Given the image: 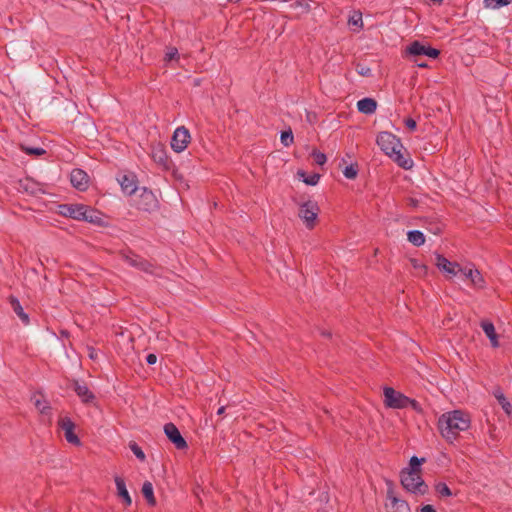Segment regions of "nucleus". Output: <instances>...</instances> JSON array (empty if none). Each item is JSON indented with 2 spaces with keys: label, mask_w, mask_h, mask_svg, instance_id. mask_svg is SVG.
I'll use <instances>...</instances> for the list:
<instances>
[{
  "label": "nucleus",
  "mask_w": 512,
  "mask_h": 512,
  "mask_svg": "<svg viewBox=\"0 0 512 512\" xmlns=\"http://www.w3.org/2000/svg\"><path fill=\"white\" fill-rule=\"evenodd\" d=\"M117 181L121 186L123 193L132 195L138 190V180L134 173L120 174Z\"/></svg>",
  "instance_id": "nucleus-12"
},
{
  "label": "nucleus",
  "mask_w": 512,
  "mask_h": 512,
  "mask_svg": "<svg viewBox=\"0 0 512 512\" xmlns=\"http://www.w3.org/2000/svg\"><path fill=\"white\" fill-rule=\"evenodd\" d=\"M400 480L403 488L411 493L424 495L428 491V485L419 473L401 470Z\"/></svg>",
  "instance_id": "nucleus-3"
},
{
  "label": "nucleus",
  "mask_w": 512,
  "mask_h": 512,
  "mask_svg": "<svg viewBox=\"0 0 512 512\" xmlns=\"http://www.w3.org/2000/svg\"><path fill=\"white\" fill-rule=\"evenodd\" d=\"M358 111L363 114H373L377 109V102L373 98H363L357 102Z\"/></svg>",
  "instance_id": "nucleus-20"
},
{
  "label": "nucleus",
  "mask_w": 512,
  "mask_h": 512,
  "mask_svg": "<svg viewBox=\"0 0 512 512\" xmlns=\"http://www.w3.org/2000/svg\"><path fill=\"white\" fill-rule=\"evenodd\" d=\"M93 224H100L102 221L100 213L89 206H86V210L82 211L81 219Z\"/></svg>",
  "instance_id": "nucleus-22"
},
{
  "label": "nucleus",
  "mask_w": 512,
  "mask_h": 512,
  "mask_svg": "<svg viewBox=\"0 0 512 512\" xmlns=\"http://www.w3.org/2000/svg\"><path fill=\"white\" fill-rule=\"evenodd\" d=\"M426 462L425 458L411 457L409 467L403 468V471H411L412 473H422L421 465Z\"/></svg>",
  "instance_id": "nucleus-24"
},
{
  "label": "nucleus",
  "mask_w": 512,
  "mask_h": 512,
  "mask_svg": "<svg viewBox=\"0 0 512 512\" xmlns=\"http://www.w3.org/2000/svg\"><path fill=\"white\" fill-rule=\"evenodd\" d=\"M387 498L390 500V505H386L388 512H411L408 503L396 497L392 487L387 490Z\"/></svg>",
  "instance_id": "nucleus-13"
},
{
  "label": "nucleus",
  "mask_w": 512,
  "mask_h": 512,
  "mask_svg": "<svg viewBox=\"0 0 512 512\" xmlns=\"http://www.w3.org/2000/svg\"><path fill=\"white\" fill-rule=\"evenodd\" d=\"M410 262L414 269L419 270L420 273H422L423 275L427 274V270H428L427 266L425 264L421 263L418 259L413 258L410 260Z\"/></svg>",
  "instance_id": "nucleus-38"
},
{
  "label": "nucleus",
  "mask_w": 512,
  "mask_h": 512,
  "mask_svg": "<svg viewBox=\"0 0 512 512\" xmlns=\"http://www.w3.org/2000/svg\"><path fill=\"white\" fill-rule=\"evenodd\" d=\"M512 0H484V5L486 8L498 9L502 6L509 5Z\"/></svg>",
  "instance_id": "nucleus-32"
},
{
  "label": "nucleus",
  "mask_w": 512,
  "mask_h": 512,
  "mask_svg": "<svg viewBox=\"0 0 512 512\" xmlns=\"http://www.w3.org/2000/svg\"><path fill=\"white\" fill-rule=\"evenodd\" d=\"M58 425L64 431V436L68 443L76 446L81 445L79 437L74 433L75 424L69 417L60 418Z\"/></svg>",
  "instance_id": "nucleus-9"
},
{
  "label": "nucleus",
  "mask_w": 512,
  "mask_h": 512,
  "mask_svg": "<svg viewBox=\"0 0 512 512\" xmlns=\"http://www.w3.org/2000/svg\"><path fill=\"white\" fill-rule=\"evenodd\" d=\"M407 238L410 243H412L414 246H421L425 243V236L424 234L419 230H411L407 233Z\"/></svg>",
  "instance_id": "nucleus-26"
},
{
  "label": "nucleus",
  "mask_w": 512,
  "mask_h": 512,
  "mask_svg": "<svg viewBox=\"0 0 512 512\" xmlns=\"http://www.w3.org/2000/svg\"><path fill=\"white\" fill-rule=\"evenodd\" d=\"M146 362L149 365H154L157 362V356L153 353H150L146 356Z\"/></svg>",
  "instance_id": "nucleus-46"
},
{
  "label": "nucleus",
  "mask_w": 512,
  "mask_h": 512,
  "mask_svg": "<svg viewBox=\"0 0 512 512\" xmlns=\"http://www.w3.org/2000/svg\"><path fill=\"white\" fill-rule=\"evenodd\" d=\"M296 8H300L302 13H307L310 10V5L304 0H298L294 3Z\"/></svg>",
  "instance_id": "nucleus-39"
},
{
  "label": "nucleus",
  "mask_w": 512,
  "mask_h": 512,
  "mask_svg": "<svg viewBox=\"0 0 512 512\" xmlns=\"http://www.w3.org/2000/svg\"><path fill=\"white\" fill-rule=\"evenodd\" d=\"M151 157L155 163L162 166L165 170L169 169L170 161L162 145L152 146Z\"/></svg>",
  "instance_id": "nucleus-17"
},
{
  "label": "nucleus",
  "mask_w": 512,
  "mask_h": 512,
  "mask_svg": "<svg viewBox=\"0 0 512 512\" xmlns=\"http://www.w3.org/2000/svg\"><path fill=\"white\" fill-rule=\"evenodd\" d=\"M489 339H490L491 344H492L493 347H498L499 346L497 334L489 337Z\"/></svg>",
  "instance_id": "nucleus-49"
},
{
  "label": "nucleus",
  "mask_w": 512,
  "mask_h": 512,
  "mask_svg": "<svg viewBox=\"0 0 512 512\" xmlns=\"http://www.w3.org/2000/svg\"><path fill=\"white\" fill-rule=\"evenodd\" d=\"M178 56V50L176 48H171L169 52L166 53L165 60L171 61Z\"/></svg>",
  "instance_id": "nucleus-44"
},
{
  "label": "nucleus",
  "mask_w": 512,
  "mask_h": 512,
  "mask_svg": "<svg viewBox=\"0 0 512 512\" xmlns=\"http://www.w3.org/2000/svg\"><path fill=\"white\" fill-rule=\"evenodd\" d=\"M408 406H410L414 411H416L418 413L422 412V407H421L420 403L414 399H410Z\"/></svg>",
  "instance_id": "nucleus-45"
},
{
  "label": "nucleus",
  "mask_w": 512,
  "mask_h": 512,
  "mask_svg": "<svg viewBox=\"0 0 512 512\" xmlns=\"http://www.w3.org/2000/svg\"><path fill=\"white\" fill-rule=\"evenodd\" d=\"M413 61L420 68H427L428 67L427 63H425V62H418V60L416 58Z\"/></svg>",
  "instance_id": "nucleus-50"
},
{
  "label": "nucleus",
  "mask_w": 512,
  "mask_h": 512,
  "mask_svg": "<svg viewBox=\"0 0 512 512\" xmlns=\"http://www.w3.org/2000/svg\"><path fill=\"white\" fill-rule=\"evenodd\" d=\"M435 491L440 497L452 496V491L444 482H438L437 484H435Z\"/></svg>",
  "instance_id": "nucleus-30"
},
{
  "label": "nucleus",
  "mask_w": 512,
  "mask_h": 512,
  "mask_svg": "<svg viewBox=\"0 0 512 512\" xmlns=\"http://www.w3.org/2000/svg\"><path fill=\"white\" fill-rule=\"evenodd\" d=\"M376 142L380 149L387 156L392 158L400 167L410 169L413 166L412 159L405 157L401 152L403 145L400 142V139L391 132H380L377 136Z\"/></svg>",
  "instance_id": "nucleus-2"
},
{
  "label": "nucleus",
  "mask_w": 512,
  "mask_h": 512,
  "mask_svg": "<svg viewBox=\"0 0 512 512\" xmlns=\"http://www.w3.org/2000/svg\"><path fill=\"white\" fill-rule=\"evenodd\" d=\"M60 213L63 216L73 218L75 220H80L82 211L86 210V205L83 204H64L60 205Z\"/></svg>",
  "instance_id": "nucleus-18"
},
{
  "label": "nucleus",
  "mask_w": 512,
  "mask_h": 512,
  "mask_svg": "<svg viewBox=\"0 0 512 512\" xmlns=\"http://www.w3.org/2000/svg\"><path fill=\"white\" fill-rule=\"evenodd\" d=\"M410 398L396 391L392 387L384 388V403L387 407L393 409H403L408 407Z\"/></svg>",
  "instance_id": "nucleus-6"
},
{
  "label": "nucleus",
  "mask_w": 512,
  "mask_h": 512,
  "mask_svg": "<svg viewBox=\"0 0 512 512\" xmlns=\"http://www.w3.org/2000/svg\"><path fill=\"white\" fill-rule=\"evenodd\" d=\"M164 433L177 449H185L188 447L186 440L182 437L179 429L176 427L175 424H165Z\"/></svg>",
  "instance_id": "nucleus-10"
},
{
  "label": "nucleus",
  "mask_w": 512,
  "mask_h": 512,
  "mask_svg": "<svg viewBox=\"0 0 512 512\" xmlns=\"http://www.w3.org/2000/svg\"><path fill=\"white\" fill-rule=\"evenodd\" d=\"M494 396L497 399L498 403L501 405L502 409L505 411L506 414L511 415L512 414V405L507 401L506 397L502 393V391L498 388L494 391Z\"/></svg>",
  "instance_id": "nucleus-25"
},
{
  "label": "nucleus",
  "mask_w": 512,
  "mask_h": 512,
  "mask_svg": "<svg viewBox=\"0 0 512 512\" xmlns=\"http://www.w3.org/2000/svg\"><path fill=\"white\" fill-rule=\"evenodd\" d=\"M322 335L325 336V337H330L331 333L327 332V331H322Z\"/></svg>",
  "instance_id": "nucleus-52"
},
{
  "label": "nucleus",
  "mask_w": 512,
  "mask_h": 512,
  "mask_svg": "<svg viewBox=\"0 0 512 512\" xmlns=\"http://www.w3.org/2000/svg\"><path fill=\"white\" fill-rule=\"evenodd\" d=\"M474 271L473 269L469 268H462L460 265H459V268L457 269V273L458 272H461L463 273V275L465 276V278L467 279H470L472 275H474Z\"/></svg>",
  "instance_id": "nucleus-42"
},
{
  "label": "nucleus",
  "mask_w": 512,
  "mask_h": 512,
  "mask_svg": "<svg viewBox=\"0 0 512 512\" xmlns=\"http://www.w3.org/2000/svg\"><path fill=\"white\" fill-rule=\"evenodd\" d=\"M129 448L131 449V451L134 453V455L140 460V461H145L146 459V456H145V453L143 452V450L141 449V447L134 441H131L129 443Z\"/></svg>",
  "instance_id": "nucleus-33"
},
{
  "label": "nucleus",
  "mask_w": 512,
  "mask_h": 512,
  "mask_svg": "<svg viewBox=\"0 0 512 512\" xmlns=\"http://www.w3.org/2000/svg\"><path fill=\"white\" fill-rule=\"evenodd\" d=\"M190 133L184 126L178 127L172 136L171 147L175 152H182L190 142Z\"/></svg>",
  "instance_id": "nucleus-8"
},
{
  "label": "nucleus",
  "mask_w": 512,
  "mask_h": 512,
  "mask_svg": "<svg viewBox=\"0 0 512 512\" xmlns=\"http://www.w3.org/2000/svg\"><path fill=\"white\" fill-rule=\"evenodd\" d=\"M122 258L132 267H135L146 273H153V265L145 260L144 258L132 254V253H121Z\"/></svg>",
  "instance_id": "nucleus-11"
},
{
  "label": "nucleus",
  "mask_w": 512,
  "mask_h": 512,
  "mask_svg": "<svg viewBox=\"0 0 512 512\" xmlns=\"http://www.w3.org/2000/svg\"><path fill=\"white\" fill-rule=\"evenodd\" d=\"M470 280L475 287H483L484 279L478 270L474 271V275L471 276Z\"/></svg>",
  "instance_id": "nucleus-37"
},
{
  "label": "nucleus",
  "mask_w": 512,
  "mask_h": 512,
  "mask_svg": "<svg viewBox=\"0 0 512 512\" xmlns=\"http://www.w3.org/2000/svg\"><path fill=\"white\" fill-rule=\"evenodd\" d=\"M359 167L357 163H352L346 166L343 170V174L347 179H355L358 175Z\"/></svg>",
  "instance_id": "nucleus-31"
},
{
  "label": "nucleus",
  "mask_w": 512,
  "mask_h": 512,
  "mask_svg": "<svg viewBox=\"0 0 512 512\" xmlns=\"http://www.w3.org/2000/svg\"><path fill=\"white\" fill-rule=\"evenodd\" d=\"M440 55V51L429 45H425L422 42L415 40L411 42L405 49V57H419L427 56L429 58L436 59Z\"/></svg>",
  "instance_id": "nucleus-5"
},
{
  "label": "nucleus",
  "mask_w": 512,
  "mask_h": 512,
  "mask_svg": "<svg viewBox=\"0 0 512 512\" xmlns=\"http://www.w3.org/2000/svg\"><path fill=\"white\" fill-rule=\"evenodd\" d=\"M404 123H405L406 127L411 131H413L417 128V123L413 118H410V117L406 118L404 120Z\"/></svg>",
  "instance_id": "nucleus-43"
},
{
  "label": "nucleus",
  "mask_w": 512,
  "mask_h": 512,
  "mask_svg": "<svg viewBox=\"0 0 512 512\" xmlns=\"http://www.w3.org/2000/svg\"><path fill=\"white\" fill-rule=\"evenodd\" d=\"M70 181L73 187L85 191L88 188L89 177L82 169H73L70 174Z\"/></svg>",
  "instance_id": "nucleus-15"
},
{
  "label": "nucleus",
  "mask_w": 512,
  "mask_h": 512,
  "mask_svg": "<svg viewBox=\"0 0 512 512\" xmlns=\"http://www.w3.org/2000/svg\"><path fill=\"white\" fill-rule=\"evenodd\" d=\"M43 396L39 393L38 395H33L31 400L33 401L35 407L42 413V414H48L51 410V407L48 405V403L42 399Z\"/></svg>",
  "instance_id": "nucleus-27"
},
{
  "label": "nucleus",
  "mask_w": 512,
  "mask_h": 512,
  "mask_svg": "<svg viewBox=\"0 0 512 512\" xmlns=\"http://www.w3.org/2000/svg\"><path fill=\"white\" fill-rule=\"evenodd\" d=\"M9 303L11 305V308L17 314V316L21 319V321L25 325L29 324V316H28V314H26L24 312L23 307L21 306L19 300L15 296L11 295V296H9Z\"/></svg>",
  "instance_id": "nucleus-21"
},
{
  "label": "nucleus",
  "mask_w": 512,
  "mask_h": 512,
  "mask_svg": "<svg viewBox=\"0 0 512 512\" xmlns=\"http://www.w3.org/2000/svg\"><path fill=\"white\" fill-rule=\"evenodd\" d=\"M293 140H294V136H293L291 129L283 131L281 133V143L284 146L288 147L289 145H291L293 143Z\"/></svg>",
  "instance_id": "nucleus-35"
},
{
  "label": "nucleus",
  "mask_w": 512,
  "mask_h": 512,
  "mask_svg": "<svg viewBox=\"0 0 512 512\" xmlns=\"http://www.w3.org/2000/svg\"><path fill=\"white\" fill-rule=\"evenodd\" d=\"M481 328L483 329L484 333L488 338L493 335H496L494 324L490 321H482Z\"/></svg>",
  "instance_id": "nucleus-34"
},
{
  "label": "nucleus",
  "mask_w": 512,
  "mask_h": 512,
  "mask_svg": "<svg viewBox=\"0 0 512 512\" xmlns=\"http://www.w3.org/2000/svg\"><path fill=\"white\" fill-rule=\"evenodd\" d=\"M311 156L314 160V162L317 164V165H324L326 160H327V157L324 153L314 149L311 153Z\"/></svg>",
  "instance_id": "nucleus-36"
},
{
  "label": "nucleus",
  "mask_w": 512,
  "mask_h": 512,
  "mask_svg": "<svg viewBox=\"0 0 512 512\" xmlns=\"http://www.w3.org/2000/svg\"><path fill=\"white\" fill-rule=\"evenodd\" d=\"M420 511L421 512H436V509L432 505L427 504V505L422 506Z\"/></svg>",
  "instance_id": "nucleus-48"
},
{
  "label": "nucleus",
  "mask_w": 512,
  "mask_h": 512,
  "mask_svg": "<svg viewBox=\"0 0 512 512\" xmlns=\"http://www.w3.org/2000/svg\"><path fill=\"white\" fill-rule=\"evenodd\" d=\"M225 409L226 407L225 406H221L218 410H217V415H223L224 412H225Z\"/></svg>",
  "instance_id": "nucleus-51"
},
{
  "label": "nucleus",
  "mask_w": 512,
  "mask_h": 512,
  "mask_svg": "<svg viewBox=\"0 0 512 512\" xmlns=\"http://www.w3.org/2000/svg\"><path fill=\"white\" fill-rule=\"evenodd\" d=\"M349 24L354 25V26L362 25V15H361V13L353 15L349 19Z\"/></svg>",
  "instance_id": "nucleus-40"
},
{
  "label": "nucleus",
  "mask_w": 512,
  "mask_h": 512,
  "mask_svg": "<svg viewBox=\"0 0 512 512\" xmlns=\"http://www.w3.org/2000/svg\"><path fill=\"white\" fill-rule=\"evenodd\" d=\"M441 232V228L439 226H437L436 228H434V233L435 234H438Z\"/></svg>",
  "instance_id": "nucleus-53"
},
{
  "label": "nucleus",
  "mask_w": 512,
  "mask_h": 512,
  "mask_svg": "<svg viewBox=\"0 0 512 512\" xmlns=\"http://www.w3.org/2000/svg\"><path fill=\"white\" fill-rule=\"evenodd\" d=\"M435 265L439 270L448 273L450 275H456L459 264L457 262H451L441 254H435Z\"/></svg>",
  "instance_id": "nucleus-16"
},
{
  "label": "nucleus",
  "mask_w": 512,
  "mask_h": 512,
  "mask_svg": "<svg viewBox=\"0 0 512 512\" xmlns=\"http://www.w3.org/2000/svg\"><path fill=\"white\" fill-rule=\"evenodd\" d=\"M357 72L362 76H371L372 75V71L369 67H365V66H361V65L357 66Z\"/></svg>",
  "instance_id": "nucleus-41"
},
{
  "label": "nucleus",
  "mask_w": 512,
  "mask_h": 512,
  "mask_svg": "<svg viewBox=\"0 0 512 512\" xmlns=\"http://www.w3.org/2000/svg\"><path fill=\"white\" fill-rule=\"evenodd\" d=\"M114 481L117 488V496L122 500L125 506H130L132 504V499L126 488L124 479L120 476H115Z\"/></svg>",
  "instance_id": "nucleus-19"
},
{
  "label": "nucleus",
  "mask_w": 512,
  "mask_h": 512,
  "mask_svg": "<svg viewBox=\"0 0 512 512\" xmlns=\"http://www.w3.org/2000/svg\"><path fill=\"white\" fill-rule=\"evenodd\" d=\"M319 211V206L314 201L309 200L300 205L298 216L303 220L307 229L311 230L315 227Z\"/></svg>",
  "instance_id": "nucleus-4"
},
{
  "label": "nucleus",
  "mask_w": 512,
  "mask_h": 512,
  "mask_svg": "<svg viewBox=\"0 0 512 512\" xmlns=\"http://www.w3.org/2000/svg\"><path fill=\"white\" fill-rule=\"evenodd\" d=\"M135 205L139 210L152 212L158 208L159 202L151 190L143 187Z\"/></svg>",
  "instance_id": "nucleus-7"
},
{
  "label": "nucleus",
  "mask_w": 512,
  "mask_h": 512,
  "mask_svg": "<svg viewBox=\"0 0 512 512\" xmlns=\"http://www.w3.org/2000/svg\"><path fill=\"white\" fill-rule=\"evenodd\" d=\"M142 494H143L144 498L147 500V503L150 506H155L156 505V499L154 497L153 486H152L151 482L145 481L143 483V485H142Z\"/></svg>",
  "instance_id": "nucleus-23"
},
{
  "label": "nucleus",
  "mask_w": 512,
  "mask_h": 512,
  "mask_svg": "<svg viewBox=\"0 0 512 512\" xmlns=\"http://www.w3.org/2000/svg\"><path fill=\"white\" fill-rule=\"evenodd\" d=\"M297 174L303 179L304 183L311 186L316 185L320 179V174L318 173H313L309 176H306V173L303 170H299Z\"/></svg>",
  "instance_id": "nucleus-28"
},
{
  "label": "nucleus",
  "mask_w": 512,
  "mask_h": 512,
  "mask_svg": "<svg viewBox=\"0 0 512 512\" xmlns=\"http://www.w3.org/2000/svg\"><path fill=\"white\" fill-rule=\"evenodd\" d=\"M471 419L468 413L462 410H453L442 414L438 419V429L442 437L453 443L461 431L470 427Z\"/></svg>",
  "instance_id": "nucleus-1"
},
{
  "label": "nucleus",
  "mask_w": 512,
  "mask_h": 512,
  "mask_svg": "<svg viewBox=\"0 0 512 512\" xmlns=\"http://www.w3.org/2000/svg\"><path fill=\"white\" fill-rule=\"evenodd\" d=\"M418 204H419V201L415 198L410 197L407 199V205L410 207L415 208L418 206Z\"/></svg>",
  "instance_id": "nucleus-47"
},
{
  "label": "nucleus",
  "mask_w": 512,
  "mask_h": 512,
  "mask_svg": "<svg viewBox=\"0 0 512 512\" xmlns=\"http://www.w3.org/2000/svg\"><path fill=\"white\" fill-rule=\"evenodd\" d=\"M71 387L84 404H90L95 400L94 393L84 382L73 380Z\"/></svg>",
  "instance_id": "nucleus-14"
},
{
  "label": "nucleus",
  "mask_w": 512,
  "mask_h": 512,
  "mask_svg": "<svg viewBox=\"0 0 512 512\" xmlns=\"http://www.w3.org/2000/svg\"><path fill=\"white\" fill-rule=\"evenodd\" d=\"M20 149H21V151L25 152L26 154L33 155V156H41L46 153V150H44L43 148L29 147L25 144H20Z\"/></svg>",
  "instance_id": "nucleus-29"
}]
</instances>
